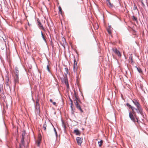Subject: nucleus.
Wrapping results in <instances>:
<instances>
[{"mask_svg": "<svg viewBox=\"0 0 148 148\" xmlns=\"http://www.w3.org/2000/svg\"><path fill=\"white\" fill-rule=\"evenodd\" d=\"M126 105L129 108L132 109V111L129 112V116L131 120L133 122H138V119L137 117L136 112H135L134 110L135 108L132 106L129 103H126Z\"/></svg>", "mask_w": 148, "mask_h": 148, "instance_id": "obj_1", "label": "nucleus"}, {"mask_svg": "<svg viewBox=\"0 0 148 148\" xmlns=\"http://www.w3.org/2000/svg\"><path fill=\"white\" fill-rule=\"evenodd\" d=\"M132 101L137 107L136 108L134 109L136 111L137 113L140 114L142 115L143 113V109L138 101L137 99H134L132 100Z\"/></svg>", "mask_w": 148, "mask_h": 148, "instance_id": "obj_2", "label": "nucleus"}, {"mask_svg": "<svg viewBox=\"0 0 148 148\" xmlns=\"http://www.w3.org/2000/svg\"><path fill=\"white\" fill-rule=\"evenodd\" d=\"M62 81L63 82L65 83L66 86L67 88H69V86L68 82L67 75H65V77H64V78L62 79Z\"/></svg>", "mask_w": 148, "mask_h": 148, "instance_id": "obj_3", "label": "nucleus"}, {"mask_svg": "<svg viewBox=\"0 0 148 148\" xmlns=\"http://www.w3.org/2000/svg\"><path fill=\"white\" fill-rule=\"evenodd\" d=\"M113 51L116 55L118 57H121V54L120 52L118 51L116 48H114L112 49Z\"/></svg>", "mask_w": 148, "mask_h": 148, "instance_id": "obj_4", "label": "nucleus"}, {"mask_svg": "<svg viewBox=\"0 0 148 148\" xmlns=\"http://www.w3.org/2000/svg\"><path fill=\"white\" fill-rule=\"evenodd\" d=\"M82 138L81 137H77L76 140L79 145H81L82 142Z\"/></svg>", "mask_w": 148, "mask_h": 148, "instance_id": "obj_5", "label": "nucleus"}, {"mask_svg": "<svg viewBox=\"0 0 148 148\" xmlns=\"http://www.w3.org/2000/svg\"><path fill=\"white\" fill-rule=\"evenodd\" d=\"M14 82L15 83H18V74H16V75H15V76H14Z\"/></svg>", "mask_w": 148, "mask_h": 148, "instance_id": "obj_6", "label": "nucleus"}, {"mask_svg": "<svg viewBox=\"0 0 148 148\" xmlns=\"http://www.w3.org/2000/svg\"><path fill=\"white\" fill-rule=\"evenodd\" d=\"M106 3L107 5L109 8H112L114 6L113 4L110 2V0H106Z\"/></svg>", "mask_w": 148, "mask_h": 148, "instance_id": "obj_7", "label": "nucleus"}, {"mask_svg": "<svg viewBox=\"0 0 148 148\" xmlns=\"http://www.w3.org/2000/svg\"><path fill=\"white\" fill-rule=\"evenodd\" d=\"M41 141V138L40 137H39L38 138L36 142V144L38 146H39Z\"/></svg>", "mask_w": 148, "mask_h": 148, "instance_id": "obj_8", "label": "nucleus"}, {"mask_svg": "<svg viewBox=\"0 0 148 148\" xmlns=\"http://www.w3.org/2000/svg\"><path fill=\"white\" fill-rule=\"evenodd\" d=\"M37 24L38 25V26L40 27V28H43V26L42 24L38 18H37Z\"/></svg>", "mask_w": 148, "mask_h": 148, "instance_id": "obj_9", "label": "nucleus"}, {"mask_svg": "<svg viewBox=\"0 0 148 148\" xmlns=\"http://www.w3.org/2000/svg\"><path fill=\"white\" fill-rule=\"evenodd\" d=\"M38 99H37L36 100V108L37 109H40V106L39 104L38 103Z\"/></svg>", "mask_w": 148, "mask_h": 148, "instance_id": "obj_10", "label": "nucleus"}, {"mask_svg": "<svg viewBox=\"0 0 148 148\" xmlns=\"http://www.w3.org/2000/svg\"><path fill=\"white\" fill-rule=\"evenodd\" d=\"M74 133L76 135H80L81 134L80 131L78 129L74 130Z\"/></svg>", "mask_w": 148, "mask_h": 148, "instance_id": "obj_11", "label": "nucleus"}, {"mask_svg": "<svg viewBox=\"0 0 148 148\" xmlns=\"http://www.w3.org/2000/svg\"><path fill=\"white\" fill-rule=\"evenodd\" d=\"M132 18L133 21H135L136 23L137 22V18L136 17L134 16H132Z\"/></svg>", "mask_w": 148, "mask_h": 148, "instance_id": "obj_12", "label": "nucleus"}, {"mask_svg": "<svg viewBox=\"0 0 148 148\" xmlns=\"http://www.w3.org/2000/svg\"><path fill=\"white\" fill-rule=\"evenodd\" d=\"M18 72L19 71L18 68L17 67H16L14 71L15 74L16 75V74H18Z\"/></svg>", "mask_w": 148, "mask_h": 148, "instance_id": "obj_13", "label": "nucleus"}, {"mask_svg": "<svg viewBox=\"0 0 148 148\" xmlns=\"http://www.w3.org/2000/svg\"><path fill=\"white\" fill-rule=\"evenodd\" d=\"M24 136L23 135L22 136V138L21 140V144L23 145H24Z\"/></svg>", "mask_w": 148, "mask_h": 148, "instance_id": "obj_14", "label": "nucleus"}, {"mask_svg": "<svg viewBox=\"0 0 148 148\" xmlns=\"http://www.w3.org/2000/svg\"><path fill=\"white\" fill-rule=\"evenodd\" d=\"M129 60H130V61L131 62H133V57L132 54H131L130 57H129Z\"/></svg>", "mask_w": 148, "mask_h": 148, "instance_id": "obj_15", "label": "nucleus"}, {"mask_svg": "<svg viewBox=\"0 0 148 148\" xmlns=\"http://www.w3.org/2000/svg\"><path fill=\"white\" fill-rule=\"evenodd\" d=\"M77 66H73V71L75 73L77 70Z\"/></svg>", "mask_w": 148, "mask_h": 148, "instance_id": "obj_16", "label": "nucleus"}, {"mask_svg": "<svg viewBox=\"0 0 148 148\" xmlns=\"http://www.w3.org/2000/svg\"><path fill=\"white\" fill-rule=\"evenodd\" d=\"M99 145V147H101L102 145L103 141L102 140H100L99 142H98Z\"/></svg>", "mask_w": 148, "mask_h": 148, "instance_id": "obj_17", "label": "nucleus"}, {"mask_svg": "<svg viewBox=\"0 0 148 148\" xmlns=\"http://www.w3.org/2000/svg\"><path fill=\"white\" fill-rule=\"evenodd\" d=\"M74 103L76 105L79 104V103H78V102L77 100V98H76V99H75L74 100Z\"/></svg>", "mask_w": 148, "mask_h": 148, "instance_id": "obj_18", "label": "nucleus"}, {"mask_svg": "<svg viewBox=\"0 0 148 148\" xmlns=\"http://www.w3.org/2000/svg\"><path fill=\"white\" fill-rule=\"evenodd\" d=\"M107 31H108L109 34H111V31L110 29V28H107Z\"/></svg>", "mask_w": 148, "mask_h": 148, "instance_id": "obj_19", "label": "nucleus"}, {"mask_svg": "<svg viewBox=\"0 0 148 148\" xmlns=\"http://www.w3.org/2000/svg\"><path fill=\"white\" fill-rule=\"evenodd\" d=\"M137 69L139 73H142L141 69L140 68H137Z\"/></svg>", "mask_w": 148, "mask_h": 148, "instance_id": "obj_20", "label": "nucleus"}, {"mask_svg": "<svg viewBox=\"0 0 148 148\" xmlns=\"http://www.w3.org/2000/svg\"><path fill=\"white\" fill-rule=\"evenodd\" d=\"M59 12H60L61 14H62V9L61 7L60 6H59L58 8Z\"/></svg>", "mask_w": 148, "mask_h": 148, "instance_id": "obj_21", "label": "nucleus"}, {"mask_svg": "<svg viewBox=\"0 0 148 148\" xmlns=\"http://www.w3.org/2000/svg\"><path fill=\"white\" fill-rule=\"evenodd\" d=\"M64 69H65V70L66 71V74H65V75H66L67 74H68V69L67 68H66Z\"/></svg>", "mask_w": 148, "mask_h": 148, "instance_id": "obj_22", "label": "nucleus"}, {"mask_svg": "<svg viewBox=\"0 0 148 148\" xmlns=\"http://www.w3.org/2000/svg\"><path fill=\"white\" fill-rule=\"evenodd\" d=\"M47 125L45 123L43 125V127L44 128V130H46V129Z\"/></svg>", "mask_w": 148, "mask_h": 148, "instance_id": "obj_23", "label": "nucleus"}, {"mask_svg": "<svg viewBox=\"0 0 148 148\" xmlns=\"http://www.w3.org/2000/svg\"><path fill=\"white\" fill-rule=\"evenodd\" d=\"M73 66H77V63L75 61V59L74 60V63Z\"/></svg>", "mask_w": 148, "mask_h": 148, "instance_id": "obj_24", "label": "nucleus"}, {"mask_svg": "<svg viewBox=\"0 0 148 148\" xmlns=\"http://www.w3.org/2000/svg\"><path fill=\"white\" fill-rule=\"evenodd\" d=\"M47 70H48V71L49 72H50V69H49L50 68L49 67V66L48 65H47Z\"/></svg>", "mask_w": 148, "mask_h": 148, "instance_id": "obj_25", "label": "nucleus"}, {"mask_svg": "<svg viewBox=\"0 0 148 148\" xmlns=\"http://www.w3.org/2000/svg\"><path fill=\"white\" fill-rule=\"evenodd\" d=\"M77 107V108L78 109H79L80 107H81L80 106L79 104H78V105H76Z\"/></svg>", "mask_w": 148, "mask_h": 148, "instance_id": "obj_26", "label": "nucleus"}, {"mask_svg": "<svg viewBox=\"0 0 148 148\" xmlns=\"http://www.w3.org/2000/svg\"><path fill=\"white\" fill-rule=\"evenodd\" d=\"M141 3L142 4V5L143 6H144L145 5L144 3H143V0H140Z\"/></svg>", "mask_w": 148, "mask_h": 148, "instance_id": "obj_27", "label": "nucleus"}, {"mask_svg": "<svg viewBox=\"0 0 148 148\" xmlns=\"http://www.w3.org/2000/svg\"><path fill=\"white\" fill-rule=\"evenodd\" d=\"M78 109L82 113L83 112V110H82L81 108V107H80L79 109Z\"/></svg>", "mask_w": 148, "mask_h": 148, "instance_id": "obj_28", "label": "nucleus"}, {"mask_svg": "<svg viewBox=\"0 0 148 148\" xmlns=\"http://www.w3.org/2000/svg\"><path fill=\"white\" fill-rule=\"evenodd\" d=\"M41 35H42V38H43V39L44 40H45V38H44V35H43V34L42 33V32H41Z\"/></svg>", "mask_w": 148, "mask_h": 148, "instance_id": "obj_29", "label": "nucleus"}, {"mask_svg": "<svg viewBox=\"0 0 148 148\" xmlns=\"http://www.w3.org/2000/svg\"><path fill=\"white\" fill-rule=\"evenodd\" d=\"M54 131L55 132V133L56 135H57V133L56 131L55 128H54Z\"/></svg>", "mask_w": 148, "mask_h": 148, "instance_id": "obj_30", "label": "nucleus"}, {"mask_svg": "<svg viewBox=\"0 0 148 148\" xmlns=\"http://www.w3.org/2000/svg\"><path fill=\"white\" fill-rule=\"evenodd\" d=\"M52 103L53 105L56 106V102H53Z\"/></svg>", "mask_w": 148, "mask_h": 148, "instance_id": "obj_31", "label": "nucleus"}, {"mask_svg": "<svg viewBox=\"0 0 148 148\" xmlns=\"http://www.w3.org/2000/svg\"><path fill=\"white\" fill-rule=\"evenodd\" d=\"M71 107H72V105H73V101L71 100Z\"/></svg>", "mask_w": 148, "mask_h": 148, "instance_id": "obj_32", "label": "nucleus"}, {"mask_svg": "<svg viewBox=\"0 0 148 148\" xmlns=\"http://www.w3.org/2000/svg\"><path fill=\"white\" fill-rule=\"evenodd\" d=\"M50 101L52 103L53 102V100H52V99H50Z\"/></svg>", "mask_w": 148, "mask_h": 148, "instance_id": "obj_33", "label": "nucleus"}, {"mask_svg": "<svg viewBox=\"0 0 148 148\" xmlns=\"http://www.w3.org/2000/svg\"><path fill=\"white\" fill-rule=\"evenodd\" d=\"M62 39L63 41H64H64L65 42V38H63Z\"/></svg>", "mask_w": 148, "mask_h": 148, "instance_id": "obj_34", "label": "nucleus"}, {"mask_svg": "<svg viewBox=\"0 0 148 148\" xmlns=\"http://www.w3.org/2000/svg\"><path fill=\"white\" fill-rule=\"evenodd\" d=\"M111 25H110L109 26V28H111Z\"/></svg>", "mask_w": 148, "mask_h": 148, "instance_id": "obj_35", "label": "nucleus"}, {"mask_svg": "<svg viewBox=\"0 0 148 148\" xmlns=\"http://www.w3.org/2000/svg\"><path fill=\"white\" fill-rule=\"evenodd\" d=\"M28 25H29V27H30V24H29V23H28Z\"/></svg>", "mask_w": 148, "mask_h": 148, "instance_id": "obj_36", "label": "nucleus"}, {"mask_svg": "<svg viewBox=\"0 0 148 148\" xmlns=\"http://www.w3.org/2000/svg\"><path fill=\"white\" fill-rule=\"evenodd\" d=\"M136 8V7H135V8Z\"/></svg>", "mask_w": 148, "mask_h": 148, "instance_id": "obj_37", "label": "nucleus"}, {"mask_svg": "<svg viewBox=\"0 0 148 148\" xmlns=\"http://www.w3.org/2000/svg\"><path fill=\"white\" fill-rule=\"evenodd\" d=\"M136 8V7H135V8Z\"/></svg>", "mask_w": 148, "mask_h": 148, "instance_id": "obj_38", "label": "nucleus"}]
</instances>
